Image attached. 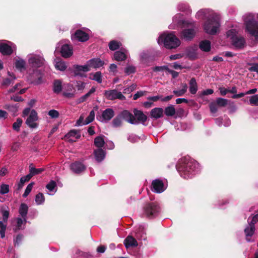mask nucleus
<instances>
[{
    "mask_svg": "<svg viewBox=\"0 0 258 258\" xmlns=\"http://www.w3.org/2000/svg\"><path fill=\"white\" fill-rule=\"evenodd\" d=\"M175 167L180 176L185 179L191 178L200 170L198 163L189 157L181 158Z\"/></svg>",
    "mask_w": 258,
    "mask_h": 258,
    "instance_id": "f257e3e1",
    "label": "nucleus"
},
{
    "mask_svg": "<svg viewBox=\"0 0 258 258\" xmlns=\"http://www.w3.org/2000/svg\"><path fill=\"white\" fill-rule=\"evenodd\" d=\"M157 42L159 45L163 44L169 49L175 48L180 44V41L173 32L161 34L158 38Z\"/></svg>",
    "mask_w": 258,
    "mask_h": 258,
    "instance_id": "f03ea898",
    "label": "nucleus"
},
{
    "mask_svg": "<svg viewBox=\"0 0 258 258\" xmlns=\"http://www.w3.org/2000/svg\"><path fill=\"white\" fill-rule=\"evenodd\" d=\"M160 208L155 202H147L142 207L141 215L143 217L153 218L158 215Z\"/></svg>",
    "mask_w": 258,
    "mask_h": 258,
    "instance_id": "7ed1b4c3",
    "label": "nucleus"
},
{
    "mask_svg": "<svg viewBox=\"0 0 258 258\" xmlns=\"http://www.w3.org/2000/svg\"><path fill=\"white\" fill-rule=\"evenodd\" d=\"M220 26L219 19L214 16L210 15L205 22L203 28L206 33L210 35H215L218 32Z\"/></svg>",
    "mask_w": 258,
    "mask_h": 258,
    "instance_id": "20e7f679",
    "label": "nucleus"
},
{
    "mask_svg": "<svg viewBox=\"0 0 258 258\" xmlns=\"http://www.w3.org/2000/svg\"><path fill=\"white\" fill-rule=\"evenodd\" d=\"M91 68H97V58H93L90 59L87 62L86 64L84 66H74V76L86 77V75L84 73L90 71Z\"/></svg>",
    "mask_w": 258,
    "mask_h": 258,
    "instance_id": "39448f33",
    "label": "nucleus"
},
{
    "mask_svg": "<svg viewBox=\"0 0 258 258\" xmlns=\"http://www.w3.org/2000/svg\"><path fill=\"white\" fill-rule=\"evenodd\" d=\"M237 33L238 31L235 29H231L226 32V36L230 39L234 47L241 48L244 46L245 40L243 37L238 36Z\"/></svg>",
    "mask_w": 258,
    "mask_h": 258,
    "instance_id": "423d86ee",
    "label": "nucleus"
},
{
    "mask_svg": "<svg viewBox=\"0 0 258 258\" xmlns=\"http://www.w3.org/2000/svg\"><path fill=\"white\" fill-rule=\"evenodd\" d=\"M244 24L245 32L255 38H258V21L253 18H247L244 19Z\"/></svg>",
    "mask_w": 258,
    "mask_h": 258,
    "instance_id": "0eeeda50",
    "label": "nucleus"
},
{
    "mask_svg": "<svg viewBox=\"0 0 258 258\" xmlns=\"http://www.w3.org/2000/svg\"><path fill=\"white\" fill-rule=\"evenodd\" d=\"M11 45H9L6 43L0 42V53L3 55H11L14 51L16 50L15 45L10 42Z\"/></svg>",
    "mask_w": 258,
    "mask_h": 258,
    "instance_id": "6e6552de",
    "label": "nucleus"
},
{
    "mask_svg": "<svg viewBox=\"0 0 258 258\" xmlns=\"http://www.w3.org/2000/svg\"><path fill=\"white\" fill-rule=\"evenodd\" d=\"M38 119L37 113L35 110L31 111L29 116L26 119V124L31 128H35L38 127V124L36 121Z\"/></svg>",
    "mask_w": 258,
    "mask_h": 258,
    "instance_id": "1a4fd4ad",
    "label": "nucleus"
},
{
    "mask_svg": "<svg viewBox=\"0 0 258 258\" xmlns=\"http://www.w3.org/2000/svg\"><path fill=\"white\" fill-rule=\"evenodd\" d=\"M42 74L40 70H35L28 77V80L31 83L38 85L42 83Z\"/></svg>",
    "mask_w": 258,
    "mask_h": 258,
    "instance_id": "9d476101",
    "label": "nucleus"
},
{
    "mask_svg": "<svg viewBox=\"0 0 258 258\" xmlns=\"http://www.w3.org/2000/svg\"><path fill=\"white\" fill-rule=\"evenodd\" d=\"M102 147L106 149L112 150L114 148V145L112 141L107 140L104 136H98V148Z\"/></svg>",
    "mask_w": 258,
    "mask_h": 258,
    "instance_id": "9b49d317",
    "label": "nucleus"
},
{
    "mask_svg": "<svg viewBox=\"0 0 258 258\" xmlns=\"http://www.w3.org/2000/svg\"><path fill=\"white\" fill-rule=\"evenodd\" d=\"M166 188V186L160 179H155L152 181L151 185V190L152 191L156 193H161Z\"/></svg>",
    "mask_w": 258,
    "mask_h": 258,
    "instance_id": "f8f14e48",
    "label": "nucleus"
},
{
    "mask_svg": "<svg viewBox=\"0 0 258 258\" xmlns=\"http://www.w3.org/2000/svg\"><path fill=\"white\" fill-rule=\"evenodd\" d=\"M104 94L108 99L110 100L118 99L123 100L125 99V96L120 92H118L115 89L105 91Z\"/></svg>",
    "mask_w": 258,
    "mask_h": 258,
    "instance_id": "ddd939ff",
    "label": "nucleus"
},
{
    "mask_svg": "<svg viewBox=\"0 0 258 258\" xmlns=\"http://www.w3.org/2000/svg\"><path fill=\"white\" fill-rule=\"evenodd\" d=\"M28 61L32 67L38 68L43 66L44 59L39 55H36L30 57Z\"/></svg>",
    "mask_w": 258,
    "mask_h": 258,
    "instance_id": "4468645a",
    "label": "nucleus"
},
{
    "mask_svg": "<svg viewBox=\"0 0 258 258\" xmlns=\"http://www.w3.org/2000/svg\"><path fill=\"white\" fill-rule=\"evenodd\" d=\"M94 117L95 112L94 110H92L85 120H84V116L82 115H81L77 121L76 125L78 126H82L83 125L88 124L94 120Z\"/></svg>",
    "mask_w": 258,
    "mask_h": 258,
    "instance_id": "2eb2a0df",
    "label": "nucleus"
},
{
    "mask_svg": "<svg viewBox=\"0 0 258 258\" xmlns=\"http://www.w3.org/2000/svg\"><path fill=\"white\" fill-rule=\"evenodd\" d=\"M120 116L128 122L131 124H138V121L137 120L135 117V116L128 111L127 110H123L120 113Z\"/></svg>",
    "mask_w": 258,
    "mask_h": 258,
    "instance_id": "dca6fc26",
    "label": "nucleus"
},
{
    "mask_svg": "<svg viewBox=\"0 0 258 258\" xmlns=\"http://www.w3.org/2000/svg\"><path fill=\"white\" fill-rule=\"evenodd\" d=\"M196 33L195 28L184 29L182 31V36L186 40H191L194 38Z\"/></svg>",
    "mask_w": 258,
    "mask_h": 258,
    "instance_id": "f3484780",
    "label": "nucleus"
},
{
    "mask_svg": "<svg viewBox=\"0 0 258 258\" xmlns=\"http://www.w3.org/2000/svg\"><path fill=\"white\" fill-rule=\"evenodd\" d=\"M60 53L64 58L70 57L73 55V48L68 44H64L61 47Z\"/></svg>",
    "mask_w": 258,
    "mask_h": 258,
    "instance_id": "a211bd4d",
    "label": "nucleus"
},
{
    "mask_svg": "<svg viewBox=\"0 0 258 258\" xmlns=\"http://www.w3.org/2000/svg\"><path fill=\"white\" fill-rule=\"evenodd\" d=\"M128 51L125 49H121L116 51L114 53V58L115 60L120 61L126 59Z\"/></svg>",
    "mask_w": 258,
    "mask_h": 258,
    "instance_id": "6ab92c4d",
    "label": "nucleus"
},
{
    "mask_svg": "<svg viewBox=\"0 0 258 258\" xmlns=\"http://www.w3.org/2000/svg\"><path fill=\"white\" fill-rule=\"evenodd\" d=\"M70 167L71 170L76 173H80L84 171L86 168L85 165L79 161L72 163Z\"/></svg>",
    "mask_w": 258,
    "mask_h": 258,
    "instance_id": "aec40b11",
    "label": "nucleus"
},
{
    "mask_svg": "<svg viewBox=\"0 0 258 258\" xmlns=\"http://www.w3.org/2000/svg\"><path fill=\"white\" fill-rule=\"evenodd\" d=\"M75 37L81 42H85L88 40L89 36L87 33L81 30H77L74 34Z\"/></svg>",
    "mask_w": 258,
    "mask_h": 258,
    "instance_id": "412c9836",
    "label": "nucleus"
},
{
    "mask_svg": "<svg viewBox=\"0 0 258 258\" xmlns=\"http://www.w3.org/2000/svg\"><path fill=\"white\" fill-rule=\"evenodd\" d=\"M124 244L126 248L138 246V243L137 240L133 236L128 235L124 240Z\"/></svg>",
    "mask_w": 258,
    "mask_h": 258,
    "instance_id": "4be33fe9",
    "label": "nucleus"
},
{
    "mask_svg": "<svg viewBox=\"0 0 258 258\" xmlns=\"http://www.w3.org/2000/svg\"><path fill=\"white\" fill-rule=\"evenodd\" d=\"M255 230V229L254 225H252L249 223H248L244 230L247 241H250V239L248 238V237H251L253 235Z\"/></svg>",
    "mask_w": 258,
    "mask_h": 258,
    "instance_id": "5701e85b",
    "label": "nucleus"
},
{
    "mask_svg": "<svg viewBox=\"0 0 258 258\" xmlns=\"http://www.w3.org/2000/svg\"><path fill=\"white\" fill-rule=\"evenodd\" d=\"M163 109L160 107L152 109L150 112V116L154 119H158L163 116Z\"/></svg>",
    "mask_w": 258,
    "mask_h": 258,
    "instance_id": "b1692460",
    "label": "nucleus"
},
{
    "mask_svg": "<svg viewBox=\"0 0 258 258\" xmlns=\"http://www.w3.org/2000/svg\"><path fill=\"white\" fill-rule=\"evenodd\" d=\"M114 116V111L111 108L105 109L102 114V121H108Z\"/></svg>",
    "mask_w": 258,
    "mask_h": 258,
    "instance_id": "393cba45",
    "label": "nucleus"
},
{
    "mask_svg": "<svg viewBox=\"0 0 258 258\" xmlns=\"http://www.w3.org/2000/svg\"><path fill=\"white\" fill-rule=\"evenodd\" d=\"M28 211V206L25 203H22L20 206L19 213L23 219L25 223H26V217Z\"/></svg>",
    "mask_w": 258,
    "mask_h": 258,
    "instance_id": "a878e982",
    "label": "nucleus"
},
{
    "mask_svg": "<svg viewBox=\"0 0 258 258\" xmlns=\"http://www.w3.org/2000/svg\"><path fill=\"white\" fill-rule=\"evenodd\" d=\"M150 58V53L148 50H144L140 54V61L142 63L147 64Z\"/></svg>",
    "mask_w": 258,
    "mask_h": 258,
    "instance_id": "bb28decb",
    "label": "nucleus"
},
{
    "mask_svg": "<svg viewBox=\"0 0 258 258\" xmlns=\"http://www.w3.org/2000/svg\"><path fill=\"white\" fill-rule=\"evenodd\" d=\"M134 113L135 114V116L138 120L139 121H140L142 122H145L147 120V116L144 114V113L141 111L137 109H135L134 110Z\"/></svg>",
    "mask_w": 258,
    "mask_h": 258,
    "instance_id": "cd10ccee",
    "label": "nucleus"
},
{
    "mask_svg": "<svg viewBox=\"0 0 258 258\" xmlns=\"http://www.w3.org/2000/svg\"><path fill=\"white\" fill-rule=\"evenodd\" d=\"M199 48L201 50L205 52H209L211 50V42L209 40H203L200 42Z\"/></svg>",
    "mask_w": 258,
    "mask_h": 258,
    "instance_id": "c85d7f7f",
    "label": "nucleus"
},
{
    "mask_svg": "<svg viewBox=\"0 0 258 258\" xmlns=\"http://www.w3.org/2000/svg\"><path fill=\"white\" fill-rule=\"evenodd\" d=\"M189 90L191 94H195L198 91V84L195 78H192L189 82Z\"/></svg>",
    "mask_w": 258,
    "mask_h": 258,
    "instance_id": "c756f323",
    "label": "nucleus"
},
{
    "mask_svg": "<svg viewBox=\"0 0 258 258\" xmlns=\"http://www.w3.org/2000/svg\"><path fill=\"white\" fill-rule=\"evenodd\" d=\"M62 90V83L60 80H55L53 82V91L55 93L58 94Z\"/></svg>",
    "mask_w": 258,
    "mask_h": 258,
    "instance_id": "7c9ffc66",
    "label": "nucleus"
},
{
    "mask_svg": "<svg viewBox=\"0 0 258 258\" xmlns=\"http://www.w3.org/2000/svg\"><path fill=\"white\" fill-rule=\"evenodd\" d=\"M44 171V168H43L38 169L35 168L32 163L30 164L29 165V172L31 173V174L32 175V177L36 175H38Z\"/></svg>",
    "mask_w": 258,
    "mask_h": 258,
    "instance_id": "2f4dec72",
    "label": "nucleus"
},
{
    "mask_svg": "<svg viewBox=\"0 0 258 258\" xmlns=\"http://www.w3.org/2000/svg\"><path fill=\"white\" fill-rule=\"evenodd\" d=\"M182 89L179 90H173V93L176 96H183L187 91V85L185 83H183L181 84Z\"/></svg>",
    "mask_w": 258,
    "mask_h": 258,
    "instance_id": "473e14b6",
    "label": "nucleus"
},
{
    "mask_svg": "<svg viewBox=\"0 0 258 258\" xmlns=\"http://www.w3.org/2000/svg\"><path fill=\"white\" fill-rule=\"evenodd\" d=\"M121 45V43L119 41L116 40H111L108 44L109 48L112 51L118 49Z\"/></svg>",
    "mask_w": 258,
    "mask_h": 258,
    "instance_id": "72a5a7b5",
    "label": "nucleus"
},
{
    "mask_svg": "<svg viewBox=\"0 0 258 258\" xmlns=\"http://www.w3.org/2000/svg\"><path fill=\"white\" fill-rule=\"evenodd\" d=\"M19 105L18 104L11 105V104H6L4 108L7 109L8 111L12 112L14 115H16V113L18 111V108Z\"/></svg>",
    "mask_w": 258,
    "mask_h": 258,
    "instance_id": "f704fd0d",
    "label": "nucleus"
},
{
    "mask_svg": "<svg viewBox=\"0 0 258 258\" xmlns=\"http://www.w3.org/2000/svg\"><path fill=\"white\" fill-rule=\"evenodd\" d=\"M165 114L167 116H172L175 114V109L173 105H170L165 108Z\"/></svg>",
    "mask_w": 258,
    "mask_h": 258,
    "instance_id": "c9c22d12",
    "label": "nucleus"
},
{
    "mask_svg": "<svg viewBox=\"0 0 258 258\" xmlns=\"http://www.w3.org/2000/svg\"><path fill=\"white\" fill-rule=\"evenodd\" d=\"M55 68L57 70H59L60 71H64L66 70L67 67L66 64V63L64 61L62 60H59L56 61L55 64Z\"/></svg>",
    "mask_w": 258,
    "mask_h": 258,
    "instance_id": "e433bc0d",
    "label": "nucleus"
},
{
    "mask_svg": "<svg viewBox=\"0 0 258 258\" xmlns=\"http://www.w3.org/2000/svg\"><path fill=\"white\" fill-rule=\"evenodd\" d=\"M72 137H76V139H79L81 137V135L76 130H71L67 134L64 136L65 139H69Z\"/></svg>",
    "mask_w": 258,
    "mask_h": 258,
    "instance_id": "4c0bfd02",
    "label": "nucleus"
},
{
    "mask_svg": "<svg viewBox=\"0 0 258 258\" xmlns=\"http://www.w3.org/2000/svg\"><path fill=\"white\" fill-rule=\"evenodd\" d=\"M248 103L252 106H258V95H254L249 97Z\"/></svg>",
    "mask_w": 258,
    "mask_h": 258,
    "instance_id": "58836bf2",
    "label": "nucleus"
},
{
    "mask_svg": "<svg viewBox=\"0 0 258 258\" xmlns=\"http://www.w3.org/2000/svg\"><path fill=\"white\" fill-rule=\"evenodd\" d=\"M26 62L23 59H19L15 62V67L17 69L22 71L25 69Z\"/></svg>",
    "mask_w": 258,
    "mask_h": 258,
    "instance_id": "ea45409f",
    "label": "nucleus"
},
{
    "mask_svg": "<svg viewBox=\"0 0 258 258\" xmlns=\"http://www.w3.org/2000/svg\"><path fill=\"white\" fill-rule=\"evenodd\" d=\"M23 123V120L21 118H18L16 122L13 124V128L14 130L19 132L20 129V127Z\"/></svg>",
    "mask_w": 258,
    "mask_h": 258,
    "instance_id": "a19ab883",
    "label": "nucleus"
},
{
    "mask_svg": "<svg viewBox=\"0 0 258 258\" xmlns=\"http://www.w3.org/2000/svg\"><path fill=\"white\" fill-rule=\"evenodd\" d=\"M136 68L133 65H127L125 68L124 72L127 75H130L136 72Z\"/></svg>",
    "mask_w": 258,
    "mask_h": 258,
    "instance_id": "79ce46f5",
    "label": "nucleus"
},
{
    "mask_svg": "<svg viewBox=\"0 0 258 258\" xmlns=\"http://www.w3.org/2000/svg\"><path fill=\"white\" fill-rule=\"evenodd\" d=\"M106 156V152L100 148H98V163L103 161Z\"/></svg>",
    "mask_w": 258,
    "mask_h": 258,
    "instance_id": "37998d69",
    "label": "nucleus"
},
{
    "mask_svg": "<svg viewBox=\"0 0 258 258\" xmlns=\"http://www.w3.org/2000/svg\"><path fill=\"white\" fill-rule=\"evenodd\" d=\"M218 106L224 107L228 104V100L222 98H217L215 101Z\"/></svg>",
    "mask_w": 258,
    "mask_h": 258,
    "instance_id": "c03bdc74",
    "label": "nucleus"
},
{
    "mask_svg": "<svg viewBox=\"0 0 258 258\" xmlns=\"http://www.w3.org/2000/svg\"><path fill=\"white\" fill-rule=\"evenodd\" d=\"M10 191V187L8 184L3 183L0 186V194L5 195Z\"/></svg>",
    "mask_w": 258,
    "mask_h": 258,
    "instance_id": "a18cd8bd",
    "label": "nucleus"
},
{
    "mask_svg": "<svg viewBox=\"0 0 258 258\" xmlns=\"http://www.w3.org/2000/svg\"><path fill=\"white\" fill-rule=\"evenodd\" d=\"M16 77H14L13 78H6L3 80V83L2 84V86L4 87H8L11 84L14 83V80L16 79Z\"/></svg>",
    "mask_w": 258,
    "mask_h": 258,
    "instance_id": "49530a36",
    "label": "nucleus"
},
{
    "mask_svg": "<svg viewBox=\"0 0 258 258\" xmlns=\"http://www.w3.org/2000/svg\"><path fill=\"white\" fill-rule=\"evenodd\" d=\"M4 221H0V235L3 238L5 236V232L7 228V225L4 223Z\"/></svg>",
    "mask_w": 258,
    "mask_h": 258,
    "instance_id": "de8ad7c7",
    "label": "nucleus"
},
{
    "mask_svg": "<svg viewBox=\"0 0 258 258\" xmlns=\"http://www.w3.org/2000/svg\"><path fill=\"white\" fill-rule=\"evenodd\" d=\"M45 200L43 195L39 192L36 195L35 202L37 205H40L44 202Z\"/></svg>",
    "mask_w": 258,
    "mask_h": 258,
    "instance_id": "09e8293b",
    "label": "nucleus"
},
{
    "mask_svg": "<svg viewBox=\"0 0 258 258\" xmlns=\"http://www.w3.org/2000/svg\"><path fill=\"white\" fill-rule=\"evenodd\" d=\"M121 117L120 115L114 118L112 122V125L114 127H117L121 125Z\"/></svg>",
    "mask_w": 258,
    "mask_h": 258,
    "instance_id": "8fccbe9b",
    "label": "nucleus"
},
{
    "mask_svg": "<svg viewBox=\"0 0 258 258\" xmlns=\"http://www.w3.org/2000/svg\"><path fill=\"white\" fill-rule=\"evenodd\" d=\"M34 182H32L29 184L25 190L24 193L23 195L24 198H26L32 190Z\"/></svg>",
    "mask_w": 258,
    "mask_h": 258,
    "instance_id": "3c124183",
    "label": "nucleus"
},
{
    "mask_svg": "<svg viewBox=\"0 0 258 258\" xmlns=\"http://www.w3.org/2000/svg\"><path fill=\"white\" fill-rule=\"evenodd\" d=\"M127 140L132 143H136L140 140V138L134 134H131L127 137Z\"/></svg>",
    "mask_w": 258,
    "mask_h": 258,
    "instance_id": "603ef678",
    "label": "nucleus"
},
{
    "mask_svg": "<svg viewBox=\"0 0 258 258\" xmlns=\"http://www.w3.org/2000/svg\"><path fill=\"white\" fill-rule=\"evenodd\" d=\"M218 105L215 102H212L209 104V108L212 113H215L218 110Z\"/></svg>",
    "mask_w": 258,
    "mask_h": 258,
    "instance_id": "864d4df0",
    "label": "nucleus"
},
{
    "mask_svg": "<svg viewBox=\"0 0 258 258\" xmlns=\"http://www.w3.org/2000/svg\"><path fill=\"white\" fill-rule=\"evenodd\" d=\"M214 92L213 89H208L199 93V97L203 98L204 96L212 94Z\"/></svg>",
    "mask_w": 258,
    "mask_h": 258,
    "instance_id": "5fc2aeb1",
    "label": "nucleus"
},
{
    "mask_svg": "<svg viewBox=\"0 0 258 258\" xmlns=\"http://www.w3.org/2000/svg\"><path fill=\"white\" fill-rule=\"evenodd\" d=\"M258 221V213L254 215L251 219L250 217L248 218L247 222L252 225L255 226V224Z\"/></svg>",
    "mask_w": 258,
    "mask_h": 258,
    "instance_id": "6e6d98bb",
    "label": "nucleus"
},
{
    "mask_svg": "<svg viewBox=\"0 0 258 258\" xmlns=\"http://www.w3.org/2000/svg\"><path fill=\"white\" fill-rule=\"evenodd\" d=\"M136 237L137 239L139 240H146L147 237L146 236V233L144 232V231L142 230L141 232H138L136 234Z\"/></svg>",
    "mask_w": 258,
    "mask_h": 258,
    "instance_id": "4d7b16f0",
    "label": "nucleus"
},
{
    "mask_svg": "<svg viewBox=\"0 0 258 258\" xmlns=\"http://www.w3.org/2000/svg\"><path fill=\"white\" fill-rule=\"evenodd\" d=\"M56 186V182L53 180H51L46 186V187L50 191L53 190Z\"/></svg>",
    "mask_w": 258,
    "mask_h": 258,
    "instance_id": "13d9d810",
    "label": "nucleus"
},
{
    "mask_svg": "<svg viewBox=\"0 0 258 258\" xmlns=\"http://www.w3.org/2000/svg\"><path fill=\"white\" fill-rule=\"evenodd\" d=\"M48 114L53 118H57L59 116V112L55 110H50L49 111Z\"/></svg>",
    "mask_w": 258,
    "mask_h": 258,
    "instance_id": "bf43d9fd",
    "label": "nucleus"
},
{
    "mask_svg": "<svg viewBox=\"0 0 258 258\" xmlns=\"http://www.w3.org/2000/svg\"><path fill=\"white\" fill-rule=\"evenodd\" d=\"M11 100L15 102H22L24 101L23 98L18 94L12 96L11 97Z\"/></svg>",
    "mask_w": 258,
    "mask_h": 258,
    "instance_id": "052dcab7",
    "label": "nucleus"
},
{
    "mask_svg": "<svg viewBox=\"0 0 258 258\" xmlns=\"http://www.w3.org/2000/svg\"><path fill=\"white\" fill-rule=\"evenodd\" d=\"M2 215L3 221L7 223L9 217V211L8 210H3L2 211Z\"/></svg>",
    "mask_w": 258,
    "mask_h": 258,
    "instance_id": "680f3d73",
    "label": "nucleus"
},
{
    "mask_svg": "<svg viewBox=\"0 0 258 258\" xmlns=\"http://www.w3.org/2000/svg\"><path fill=\"white\" fill-rule=\"evenodd\" d=\"M117 66L114 63L110 64L109 68V71L110 73H113L115 75L117 72Z\"/></svg>",
    "mask_w": 258,
    "mask_h": 258,
    "instance_id": "e2e57ef3",
    "label": "nucleus"
},
{
    "mask_svg": "<svg viewBox=\"0 0 258 258\" xmlns=\"http://www.w3.org/2000/svg\"><path fill=\"white\" fill-rule=\"evenodd\" d=\"M23 220L21 218H18L17 219V225H16V229L15 230V232L17 230H20L22 227V225L23 223Z\"/></svg>",
    "mask_w": 258,
    "mask_h": 258,
    "instance_id": "0e129e2a",
    "label": "nucleus"
},
{
    "mask_svg": "<svg viewBox=\"0 0 258 258\" xmlns=\"http://www.w3.org/2000/svg\"><path fill=\"white\" fill-rule=\"evenodd\" d=\"M187 54L189 57L192 59L196 58L197 54L195 50H191L190 49H188L187 51Z\"/></svg>",
    "mask_w": 258,
    "mask_h": 258,
    "instance_id": "69168bd1",
    "label": "nucleus"
},
{
    "mask_svg": "<svg viewBox=\"0 0 258 258\" xmlns=\"http://www.w3.org/2000/svg\"><path fill=\"white\" fill-rule=\"evenodd\" d=\"M168 68L166 66H156L153 68L154 72H162L165 70H167Z\"/></svg>",
    "mask_w": 258,
    "mask_h": 258,
    "instance_id": "338daca9",
    "label": "nucleus"
},
{
    "mask_svg": "<svg viewBox=\"0 0 258 258\" xmlns=\"http://www.w3.org/2000/svg\"><path fill=\"white\" fill-rule=\"evenodd\" d=\"M251 64H252L251 67H250L248 69V70L250 72H255L257 74H258V63H253Z\"/></svg>",
    "mask_w": 258,
    "mask_h": 258,
    "instance_id": "774afa93",
    "label": "nucleus"
}]
</instances>
